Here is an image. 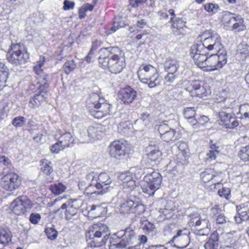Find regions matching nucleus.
Here are the masks:
<instances>
[{
	"label": "nucleus",
	"mask_w": 249,
	"mask_h": 249,
	"mask_svg": "<svg viewBox=\"0 0 249 249\" xmlns=\"http://www.w3.org/2000/svg\"><path fill=\"white\" fill-rule=\"evenodd\" d=\"M41 216L39 214L36 213H33L30 216V221L34 224L38 223V221L40 220Z\"/></svg>",
	"instance_id": "nucleus-63"
},
{
	"label": "nucleus",
	"mask_w": 249,
	"mask_h": 249,
	"mask_svg": "<svg viewBox=\"0 0 249 249\" xmlns=\"http://www.w3.org/2000/svg\"><path fill=\"white\" fill-rule=\"evenodd\" d=\"M108 227L103 223H97L89 227L86 234L87 240H90L91 248L104 246L108 239Z\"/></svg>",
	"instance_id": "nucleus-4"
},
{
	"label": "nucleus",
	"mask_w": 249,
	"mask_h": 249,
	"mask_svg": "<svg viewBox=\"0 0 249 249\" xmlns=\"http://www.w3.org/2000/svg\"><path fill=\"white\" fill-rule=\"evenodd\" d=\"M170 21L172 22V26L177 29L182 28L185 25V22L181 18H177L173 19V18H171Z\"/></svg>",
	"instance_id": "nucleus-49"
},
{
	"label": "nucleus",
	"mask_w": 249,
	"mask_h": 249,
	"mask_svg": "<svg viewBox=\"0 0 249 249\" xmlns=\"http://www.w3.org/2000/svg\"><path fill=\"white\" fill-rule=\"evenodd\" d=\"M10 164V160L7 157L4 156H0V167L4 169L6 167H8Z\"/></svg>",
	"instance_id": "nucleus-62"
},
{
	"label": "nucleus",
	"mask_w": 249,
	"mask_h": 249,
	"mask_svg": "<svg viewBox=\"0 0 249 249\" xmlns=\"http://www.w3.org/2000/svg\"><path fill=\"white\" fill-rule=\"evenodd\" d=\"M128 145L125 142L115 141L111 142L108 147L109 155L116 159H123L127 153Z\"/></svg>",
	"instance_id": "nucleus-17"
},
{
	"label": "nucleus",
	"mask_w": 249,
	"mask_h": 249,
	"mask_svg": "<svg viewBox=\"0 0 249 249\" xmlns=\"http://www.w3.org/2000/svg\"><path fill=\"white\" fill-rule=\"evenodd\" d=\"M217 102L221 103V107L223 108H231L235 105V100L233 98H227L222 97L221 99L216 97Z\"/></svg>",
	"instance_id": "nucleus-41"
},
{
	"label": "nucleus",
	"mask_w": 249,
	"mask_h": 249,
	"mask_svg": "<svg viewBox=\"0 0 249 249\" xmlns=\"http://www.w3.org/2000/svg\"><path fill=\"white\" fill-rule=\"evenodd\" d=\"M123 197L126 196L127 198L123 203L121 204L119 211L121 213L124 214L134 213L136 216L139 215L145 211L144 206L141 203L140 199L135 196V193L129 194Z\"/></svg>",
	"instance_id": "nucleus-5"
},
{
	"label": "nucleus",
	"mask_w": 249,
	"mask_h": 249,
	"mask_svg": "<svg viewBox=\"0 0 249 249\" xmlns=\"http://www.w3.org/2000/svg\"><path fill=\"white\" fill-rule=\"evenodd\" d=\"M33 206L32 201L26 196H21L15 199L11 204L12 211L16 215H21L30 210Z\"/></svg>",
	"instance_id": "nucleus-15"
},
{
	"label": "nucleus",
	"mask_w": 249,
	"mask_h": 249,
	"mask_svg": "<svg viewBox=\"0 0 249 249\" xmlns=\"http://www.w3.org/2000/svg\"><path fill=\"white\" fill-rule=\"evenodd\" d=\"M142 229L145 231L146 232H152L154 231L155 226L154 224L148 221H144L142 222Z\"/></svg>",
	"instance_id": "nucleus-54"
},
{
	"label": "nucleus",
	"mask_w": 249,
	"mask_h": 249,
	"mask_svg": "<svg viewBox=\"0 0 249 249\" xmlns=\"http://www.w3.org/2000/svg\"><path fill=\"white\" fill-rule=\"evenodd\" d=\"M45 231L48 238L50 240H54L57 236V231L53 228H47Z\"/></svg>",
	"instance_id": "nucleus-52"
},
{
	"label": "nucleus",
	"mask_w": 249,
	"mask_h": 249,
	"mask_svg": "<svg viewBox=\"0 0 249 249\" xmlns=\"http://www.w3.org/2000/svg\"><path fill=\"white\" fill-rule=\"evenodd\" d=\"M218 246V235L216 232H213L208 241L205 244V249H217Z\"/></svg>",
	"instance_id": "nucleus-34"
},
{
	"label": "nucleus",
	"mask_w": 249,
	"mask_h": 249,
	"mask_svg": "<svg viewBox=\"0 0 249 249\" xmlns=\"http://www.w3.org/2000/svg\"><path fill=\"white\" fill-rule=\"evenodd\" d=\"M174 208V204L172 201L168 202L163 210L160 209V213H162L166 218H170L172 215V212Z\"/></svg>",
	"instance_id": "nucleus-45"
},
{
	"label": "nucleus",
	"mask_w": 249,
	"mask_h": 249,
	"mask_svg": "<svg viewBox=\"0 0 249 249\" xmlns=\"http://www.w3.org/2000/svg\"><path fill=\"white\" fill-rule=\"evenodd\" d=\"M207 56V60L206 61L205 68L210 67V70H214L219 69L217 67V62L216 61V58H218L216 54H215L214 52L213 53Z\"/></svg>",
	"instance_id": "nucleus-37"
},
{
	"label": "nucleus",
	"mask_w": 249,
	"mask_h": 249,
	"mask_svg": "<svg viewBox=\"0 0 249 249\" xmlns=\"http://www.w3.org/2000/svg\"><path fill=\"white\" fill-rule=\"evenodd\" d=\"M103 98H101L99 95L97 93H92L89 95V98L86 101V106L89 109V112L90 113V111L94 110L98 107L100 100Z\"/></svg>",
	"instance_id": "nucleus-29"
},
{
	"label": "nucleus",
	"mask_w": 249,
	"mask_h": 249,
	"mask_svg": "<svg viewBox=\"0 0 249 249\" xmlns=\"http://www.w3.org/2000/svg\"><path fill=\"white\" fill-rule=\"evenodd\" d=\"M238 155L242 160L249 161V144L241 147Z\"/></svg>",
	"instance_id": "nucleus-47"
},
{
	"label": "nucleus",
	"mask_w": 249,
	"mask_h": 249,
	"mask_svg": "<svg viewBox=\"0 0 249 249\" xmlns=\"http://www.w3.org/2000/svg\"><path fill=\"white\" fill-rule=\"evenodd\" d=\"M64 148L65 147L62 145L58 140L56 142L51 145L50 147V151L52 153L55 154L58 153L61 150Z\"/></svg>",
	"instance_id": "nucleus-55"
},
{
	"label": "nucleus",
	"mask_w": 249,
	"mask_h": 249,
	"mask_svg": "<svg viewBox=\"0 0 249 249\" xmlns=\"http://www.w3.org/2000/svg\"><path fill=\"white\" fill-rule=\"evenodd\" d=\"M147 0H129V3L132 7L137 8L142 5Z\"/></svg>",
	"instance_id": "nucleus-64"
},
{
	"label": "nucleus",
	"mask_w": 249,
	"mask_h": 249,
	"mask_svg": "<svg viewBox=\"0 0 249 249\" xmlns=\"http://www.w3.org/2000/svg\"><path fill=\"white\" fill-rule=\"evenodd\" d=\"M41 162V170L42 172L46 175H50L53 171L52 162L46 159L42 160Z\"/></svg>",
	"instance_id": "nucleus-42"
},
{
	"label": "nucleus",
	"mask_w": 249,
	"mask_h": 249,
	"mask_svg": "<svg viewBox=\"0 0 249 249\" xmlns=\"http://www.w3.org/2000/svg\"><path fill=\"white\" fill-rule=\"evenodd\" d=\"M89 208L88 215L91 219L102 216L107 212L106 210L101 206L92 205L90 206Z\"/></svg>",
	"instance_id": "nucleus-32"
},
{
	"label": "nucleus",
	"mask_w": 249,
	"mask_h": 249,
	"mask_svg": "<svg viewBox=\"0 0 249 249\" xmlns=\"http://www.w3.org/2000/svg\"><path fill=\"white\" fill-rule=\"evenodd\" d=\"M9 75V70L5 64L0 62V82L5 83Z\"/></svg>",
	"instance_id": "nucleus-43"
},
{
	"label": "nucleus",
	"mask_w": 249,
	"mask_h": 249,
	"mask_svg": "<svg viewBox=\"0 0 249 249\" xmlns=\"http://www.w3.org/2000/svg\"><path fill=\"white\" fill-rule=\"evenodd\" d=\"M106 131L105 126L102 124H97L95 126H89L87 129V134L91 139H100L104 134Z\"/></svg>",
	"instance_id": "nucleus-26"
},
{
	"label": "nucleus",
	"mask_w": 249,
	"mask_h": 249,
	"mask_svg": "<svg viewBox=\"0 0 249 249\" xmlns=\"http://www.w3.org/2000/svg\"><path fill=\"white\" fill-rule=\"evenodd\" d=\"M238 118L245 119L249 120V105L243 104L239 108Z\"/></svg>",
	"instance_id": "nucleus-44"
},
{
	"label": "nucleus",
	"mask_w": 249,
	"mask_h": 249,
	"mask_svg": "<svg viewBox=\"0 0 249 249\" xmlns=\"http://www.w3.org/2000/svg\"><path fill=\"white\" fill-rule=\"evenodd\" d=\"M219 124L225 127L232 129L239 125L237 120L231 113L221 111L218 112Z\"/></svg>",
	"instance_id": "nucleus-23"
},
{
	"label": "nucleus",
	"mask_w": 249,
	"mask_h": 249,
	"mask_svg": "<svg viewBox=\"0 0 249 249\" xmlns=\"http://www.w3.org/2000/svg\"><path fill=\"white\" fill-rule=\"evenodd\" d=\"M179 68V62L175 58L169 57L164 63V69L166 72H178Z\"/></svg>",
	"instance_id": "nucleus-30"
},
{
	"label": "nucleus",
	"mask_w": 249,
	"mask_h": 249,
	"mask_svg": "<svg viewBox=\"0 0 249 249\" xmlns=\"http://www.w3.org/2000/svg\"><path fill=\"white\" fill-rule=\"evenodd\" d=\"M158 73L156 68L151 65L143 64L141 65L138 71V75L141 82L153 75Z\"/></svg>",
	"instance_id": "nucleus-25"
},
{
	"label": "nucleus",
	"mask_w": 249,
	"mask_h": 249,
	"mask_svg": "<svg viewBox=\"0 0 249 249\" xmlns=\"http://www.w3.org/2000/svg\"><path fill=\"white\" fill-rule=\"evenodd\" d=\"M215 223L217 225H219V227H222L226 223V219L223 214H218L216 217Z\"/></svg>",
	"instance_id": "nucleus-60"
},
{
	"label": "nucleus",
	"mask_w": 249,
	"mask_h": 249,
	"mask_svg": "<svg viewBox=\"0 0 249 249\" xmlns=\"http://www.w3.org/2000/svg\"><path fill=\"white\" fill-rule=\"evenodd\" d=\"M166 122L164 121L156 126L155 128L159 131L163 141L166 142L175 141L178 138V135L176 134L175 129L169 126Z\"/></svg>",
	"instance_id": "nucleus-19"
},
{
	"label": "nucleus",
	"mask_w": 249,
	"mask_h": 249,
	"mask_svg": "<svg viewBox=\"0 0 249 249\" xmlns=\"http://www.w3.org/2000/svg\"><path fill=\"white\" fill-rule=\"evenodd\" d=\"M141 82L147 84L150 88H155L160 84V80L159 79V74L157 73L146 79H144V80Z\"/></svg>",
	"instance_id": "nucleus-35"
},
{
	"label": "nucleus",
	"mask_w": 249,
	"mask_h": 249,
	"mask_svg": "<svg viewBox=\"0 0 249 249\" xmlns=\"http://www.w3.org/2000/svg\"><path fill=\"white\" fill-rule=\"evenodd\" d=\"M67 187L61 182L55 183L50 186V189L54 195H58L64 193Z\"/></svg>",
	"instance_id": "nucleus-40"
},
{
	"label": "nucleus",
	"mask_w": 249,
	"mask_h": 249,
	"mask_svg": "<svg viewBox=\"0 0 249 249\" xmlns=\"http://www.w3.org/2000/svg\"><path fill=\"white\" fill-rule=\"evenodd\" d=\"M11 240V233L3 229L0 230V248L6 246Z\"/></svg>",
	"instance_id": "nucleus-36"
},
{
	"label": "nucleus",
	"mask_w": 249,
	"mask_h": 249,
	"mask_svg": "<svg viewBox=\"0 0 249 249\" xmlns=\"http://www.w3.org/2000/svg\"><path fill=\"white\" fill-rule=\"evenodd\" d=\"M113 26L111 27L110 30L112 33H114L117 30L120 28L124 27L127 23L125 22V20L123 18H118L115 19Z\"/></svg>",
	"instance_id": "nucleus-46"
},
{
	"label": "nucleus",
	"mask_w": 249,
	"mask_h": 249,
	"mask_svg": "<svg viewBox=\"0 0 249 249\" xmlns=\"http://www.w3.org/2000/svg\"><path fill=\"white\" fill-rule=\"evenodd\" d=\"M137 97V92L130 87L122 89L118 93V97L125 104H129Z\"/></svg>",
	"instance_id": "nucleus-24"
},
{
	"label": "nucleus",
	"mask_w": 249,
	"mask_h": 249,
	"mask_svg": "<svg viewBox=\"0 0 249 249\" xmlns=\"http://www.w3.org/2000/svg\"><path fill=\"white\" fill-rule=\"evenodd\" d=\"M183 114L184 117L189 119L193 117H195L196 110L194 107H188L184 109Z\"/></svg>",
	"instance_id": "nucleus-53"
},
{
	"label": "nucleus",
	"mask_w": 249,
	"mask_h": 249,
	"mask_svg": "<svg viewBox=\"0 0 249 249\" xmlns=\"http://www.w3.org/2000/svg\"><path fill=\"white\" fill-rule=\"evenodd\" d=\"M96 110L90 111L91 115L98 119L110 114L112 106L107 102L104 98L101 99Z\"/></svg>",
	"instance_id": "nucleus-22"
},
{
	"label": "nucleus",
	"mask_w": 249,
	"mask_h": 249,
	"mask_svg": "<svg viewBox=\"0 0 249 249\" xmlns=\"http://www.w3.org/2000/svg\"><path fill=\"white\" fill-rule=\"evenodd\" d=\"M0 184L4 189L12 191L19 187L21 179L17 174L10 173L1 178Z\"/></svg>",
	"instance_id": "nucleus-18"
},
{
	"label": "nucleus",
	"mask_w": 249,
	"mask_h": 249,
	"mask_svg": "<svg viewBox=\"0 0 249 249\" xmlns=\"http://www.w3.org/2000/svg\"><path fill=\"white\" fill-rule=\"evenodd\" d=\"M188 224L192 227H198L202 226V228L200 229L196 233L199 235H207L210 232L211 225L209 220L205 218H203L200 217V214L197 213L189 215Z\"/></svg>",
	"instance_id": "nucleus-12"
},
{
	"label": "nucleus",
	"mask_w": 249,
	"mask_h": 249,
	"mask_svg": "<svg viewBox=\"0 0 249 249\" xmlns=\"http://www.w3.org/2000/svg\"><path fill=\"white\" fill-rule=\"evenodd\" d=\"M162 178L161 175L156 171L147 174L142 181L141 186L143 193L153 196L161 185Z\"/></svg>",
	"instance_id": "nucleus-7"
},
{
	"label": "nucleus",
	"mask_w": 249,
	"mask_h": 249,
	"mask_svg": "<svg viewBox=\"0 0 249 249\" xmlns=\"http://www.w3.org/2000/svg\"><path fill=\"white\" fill-rule=\"evenodd\" d=\"M99 64L103 69H108L113 73L121 72L125 66L122 51L117 47L101 48L99 52Z\"/></svg>",
	"instance_id": "nucleus-2"
},
{
	"label": "nucleus",
	"mask_w": 249,
	"mask_h": 249,
	"mask_svg": "<svg viewBox=\"0 0 249 249\" xmlns=\"http://www.w3.org/2000/svg\"><path fill=\"white\" fill-rule=\"evenodd\" d=\"M146 151L147 152L146 157L147 162L149 165L154 166L161 156V152L159 150L158 144L151 141L149 145L146 147Z\"/></svg>",
	"instance_id": "nucleus-20"
},
{
	"label": "nucleus",
	"mask_w": 249,
	"mask_h": 249,
	"mask_svg": "<svg viewBox=\"0 0 249 249\" xmlns=\"http://www.w3.org/2000/svg\"><path fill=\"white\" fill-rule=\"evenodd\" d=\"M185 89L189 91L192 96L199 97L207 96L211 93L210 89L203 82L199 80L187 81Z\"/></svg>",
	"instance_id": "nucleus-13"
},
{
	"label": "nucleus",
	"mask_w": 249,
	"mask_h": 249,
	"mask_svg": "<svg viewBox=\"0 0 249 249\" xmlns=\"http://www.w3.org/2000/svg\"><path fill=\"white\" fill-rule=\"evenodd\" d=\"M118 180L123 187L122 190L118 192V197H124L125 195L127 196L129 194L134 193L137 186L131 171L121 173L118 176Z\"/></svg>",
	"instance_id": "nucleus-10"
},
{
	"label": "nucleus",
	"mask_w": 249,
	"mask_h": 249,
	"mask_svg": "<svg viewBox=\"0 0 249 249\" xmlns=\"http://www.w3.org/2000/svg\"><path fill=\"white\" fill-rule=\"evenodd\" d=\"M218 193L220 197L229 199L230 197L231 190L229 188L223 187L218 190Z\"/></svg>",
	"instance_id": "nucleus-56"
},
{
	"label": "nucleus",
	"mask_w": 249,
	"mask_h": 249,
	"mask_svg": "<svg viewBox=\"0 0 249 249\" xmlns=\"http://www.w3.org/2000/svg\"><path fill=\"white\" fill-rule=\"evenodd\" d=\"M88 185L86 186V183L84 181H79L78 183V187L80 190L83 191L84 192V194L87 196L92 195H93V193H88L87 192V188L90 185V182L89 181H87Z\"/></svg>",
	"instance_id": "nucleus-59"
},
{
	"label": "nucleus",
	"mask_w": 249,
	"mask_h": 249,
	"mask_svg": "<svg viewBox=\"0 0 249 249\" xmlns=\"http://www.w3.org/2000/svg\"><path fill=\"white\" fill-rule=\"evenodd\" d=\"M61 198H56L52 202L50 207L54 206L56 209V212H64L65 217L67 219H71L77 212V209L79 206L77 203V200L75 199H71L66 202L62 204L60 208H58L57 203L61 201Z\"/></svg>",
	"instance_id": "nucleus-11"
},
{
	"label": "nucleus",
	"mask_w": 249,
	"mask_h": 249,
	"mask_svg": "<svg viewBox=\"0 0 249 249\" xmlns=\"http://www.w3.org/2000/svg\"><path fill=\"white\" fill-rule=\"evenodd\" d=\"M200 42L196 43L201 46L205 50L215 52L223 47L220 36L213 33L206 31L197 38Z\"/></svg>",
	"instance_id": "nucleus-8"
},
{
	"label": "nucleus",
	"mask_w": 249,
	"mask_h": 249,
	"mask_svg": "<svg viewBox=\"0 0 249 249\" xmlns=\"http://www.w3.org/2000/svg\"><path fill=\"white\" fill-rule=\"evenodd\" d=\"M75 2L73 1L64 0L63 1V9L65 11L74 9Z\"/></svg>",
	"instance_id": "nucleus-61"
},
{
	"label": "nucleus",
	"mask_w": 249,
	"mask_h": 249,
	"mask_svg": "<svg viewBox=\"0 0 249 249\" xmlns=\"http://www.w3.org/2000/svg\"><path fill=\"white\" fill-rule=\"evenodd\" d=\"M246 26L244 23V19L239 15H237L235 22L231 26V29L236 31H243L245 29Z\"/></svg>",
	"instance_id": "nucleus-39"
},
{
	"label": "nucleus",
	"mask_w": 249,
	"mask_h": 249,
	"mask_svg": "<svg viewBox=\"0 0 249 249\" xmlns=\"http://www.w3.org/2000/svg\"><path fill=\"white\" fill-rule=\"evenodd\" d=\"M216 54L218 58H216L217 62V67L219 69L222 68L227 61V52L224 47L214 52Z\"/></svg>",
	"instance_id": "nucleus-33"
},
{
	"label": "nucleus",
	"mask_w": 249,
	"mask_h": 249,
	"mask_svg": "<svg viewBox=\"0 0 249 249\" xmlns=\"http://www.w3.org/2000/svg\"><path fill=\"white\" fill-rule=\"evenodd\" d=\"M76 67L75 62L73 60L67 61L63 66V70L66 74L70 73L73 71Z\"/></svg>",
	"instance_id": "nucleus-48"
},
{
	"label": "nucleus",
	"mask_w": 249,
	"mask_h": 249,
	"mask_svg": "<svg viewBox=\"0 0 249 249\" xmlns=\"http://www.w3.org/2000/svg\"><path fill=\"white\" fill-rule=\"evenodd\" d=\"M86 179L90 182V185L87 189L88 193L102 195L111 188L112 179L106 173H102L98 175L91 172L86 175Z\"/></svg>",
	"instance_id": "nucleus-3"
},
{
	"label": "nucleus",
	"mask_w": 249,
	"mask_h": 249,
	"mask_svg": "<svg viewBox=\"0 0 249 249\" xmlns=\"http://www.w3.org/2000/svg\"><path fill=\"white\" fill-rule=\"evenodd\" d=\"M200 176L202 181L204 182L212 180V183L215 184L219 183L221 181L220 177L215 175L214 171L212 169L206 170L201 173Z\"/></svg>",
	"instance_id": "nucleus-27"
},
{
	"label": "nucleus",
	"mask_w": 249,
	"mask_h": 249,
	"mask_svg": "<svg viewBox=\"0 0 249 249\" xmlns=\"http://www.w3.org/2000/svg\"><path fill=\"white\" fill-rule=\"evenodd\" d=\"M8 61L16 66L25 64L29 58V54L27 53L24 46L18 43L12 44L7 53Z\"/></svg>",
	"instance_id": "nucleus-9"
},
{
	"label": "nucleus",
	"mask_w": 249,
	"mask_h": 249,
	"mask_svg": "<svg viewBox=\"0 0 249 249\" xmlns=\"http://www.w3.org/2000/svg\"><path fill=\"white\" fill-rule=\"evenodd\" d=\"M241 208L246 209V204L242 203L236 206L238 216H235L234 219L238 224L241 223L242 221L247 220L249 219V210L246 211H242Z\"/></svg>",
	"instance_id": "nucleus-31"
},
{
	"label": "nucleus",
	"mask_w": 249,
	"mask_h": 249,
	"mask_svg": "<svg viewBox=\"0 0 249 249\" xmlns=\"http://www.w3.org/2000/svg\"><path fill=\"white\" fill-rule=\"evenodd\" d=\"M26 121L24 117L18 116L13 119L12 124L16 127H21L25 124Z\"/></svg>",
	"instance_id": "nucleus-50"
},
{
	"label": "nucleus",
	"mask_w": 249,
	"mask_h": 249,
	"mask_svg": "<svg viewBox=\"0 0 249 249\" xmlns=\"http://www.w3.org/2000/svg\"><path fill=\"white\" fill-rule=\"evenodd\" d=\"M45 61V57L40 56L37 64L33 68L36 76L31 84L30 89L32 92H37L29 101L28 106L32 109H36L41 106L48 97L49 75L44 72L42 69Z\"/></svg>",
	"instance_id": "nucleus-1"
},
{
	"label": "nucleus",
	"mask_w": 249,
	"mask_h": 249,
	"mask_svg": "<svg viewBox=\"0 0 249 249\" xmlns=\"http://www.w3.org/2000/svg\"><path fill=\"white\" fill-rule=\"evenodd\" d=\"M190 233L189 230L186 228L179 230L176 234L172 237L171 241L178 244V248H185L190 243V240L189 236Z\"/></svg>",
	"instance_id": "nucleus-21"
},
{
	"label": "nucleus",
	"mask_w": 249,
	"mask_h": 249,
	"mask_svg": "<svg viewBox=\"0 0 249 249\" xmlns=\"http://www.w3.org/2000/svg\"><path fill=\"white\" fill-rule=\"evenodd\" d=\"M167 74L164 76L166 82L170 83H173L178 76V72H167Z\"/></svg>",
	"instance_id": "nucleus-58"
},
{
	"label": "nucleus",
	"mask_w": 249,
	"mask_h": 249,
	"mask_svg": "<svg viewBox=\"0 0 249 249\" xmlns=\"http://www.w3.org/2000/svg\"><path fill=\"white\" fill-rule=\"evenodd\" d=\"M207 55H209V53L201 46L195 43L191 46L190 56L199 67L205 68Z\"/></svg>",
	"instance_id": "nucleus-16"
},
{
	"label": "nucleus",
	"mask_w": 249,
	"mask_h": 249,
	"mask_svg": "<svg viewBox=\"0 0 249 249\" xmlns=\"http://www.w3.org/2000/svg\"><path fill=\"white\" fill-rule=\"evenodd\" d=\"M79 140L82 143L89 142L91 141L89 135L87 134V129H83L80 132Z\"/></svg>",
	"instance_id": "nucleus-57"
},
{
	"label": "nucleus",
	"mask_w": 249,
	"mask_h": 249,
	"mask_svg": "<svg viewBox=\"0 0 249 249\" xmlns=\"http://www.w3.org/2000/svg\"><path fill=\"white\" fill-rule=\"evenodd\" d=\"M136 239L135 232L130 228L118 232L110 238V243L116 249H124L132 245Z\"/></svg>",
	"instance_id": "nucleus-6"
},
{
	"label": "nucleus",
	"mask_w": 249,
	"mask_h": 249,
	"mask_svg": "<svg viewBox=\"0 0 249 249\" xmlns=\"http://www.w3.org/2000/svg\"><path fill=\"white\" fill-rule=\"evenodd\" d=\"M58 135L59 136L58 137V140L63 146L66 148L72 145L74 139L71 133L64 132L60 130L58 132Z\"/></svg>",
	"instance_id": "nucleus-28"
},
{
	"label": "nucleus",
	"mask_w": 249,
	"mask_h": 249,
	"mask_svg": "<svg viewBox=\"0 0 249 249\" xmlns=\"http://www.w3.org/2000/svg\"><path fill=\"white\" fill-rule=\"evenodd\" d=\"M237 14H233L229 12H226L223 17V24L225 26H228L231 28L235 22Z\"/></svg>",
	"instance_id": "nucleus-38"
},
{
	"label": "nucleus",
	"mask_w": 249,
	"mask_h": 249,
	"mask_svg": "<svg viewBox=\"0 0 249 249\" xmlns=\"http://www.w3.org/2000/svg\"><path fill=\"white\" fill-rule=\"evenodd\" d=\"M204 9L209 13H215L220 10L219 5L216 3H209L204 5Z\"/></svg>",
	"instance_id": "nucleus-51"
},
{
	"label": "nucleus",
	"mask_w": 249,
	"mask_h": 249,
	"mask_svg": "<svg viewBox=\"0 0 249 249\" xmlns=\"http://www.w3.org/2000/svg\"><path fill=\"white\" fill-rule=\"evenodd\" d=\"M178 152L177 155V164L173 168V170L178 172H181L184 169V165L189 163V157L190 156L189 150L188 145L185 142L180 143L178 146Z\"/></svg>",
	"instance_id": "nucleus-14"
}]
</instances>
